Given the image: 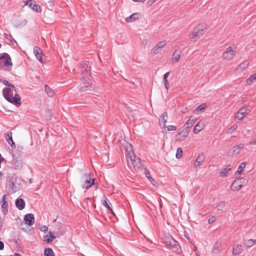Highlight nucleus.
<instances>
[{
	"instance_id": "60",
	"label": "nucleus",
	"mask_w": 256,
	"mask_h": 256,
	"mask_svg": "<svg viewBox=\"0 0 256 256\" xmlns=\"http://www.w3.org/2000/svg\"><path fill=\"white\" fill-rule=\"evenodd\" d=\"M30 182H32V179L30 180Z\"/></svg>"
},
{
	"instance_id": "56",
	"label": "nucleus",
	"mask_w": 256,
	"mask_h": 256,
	"mask_svg": "<svg viewBox=\"0 0 256 256\" xmlns=\"http://www.w3.org/2000/svg\"><path fill=\"white\" fill-rule=\"evenodd\" d=\"M256 144V140H252L250 142L249 144L253 145Z\"/></svg>"
},
{
	"instance_id": "47",
	"label": "nucleus",
	"mask_w": 256,
	"mask_h": 256,
	"mask_svg": "<svg viewBox=\"0 0 256 256\" xmlns=\"http://www.w3.org/2000/svg\"><path fill=\"white\" fill-rule=\"evenodd\" d=\"M4 38L8 41H10V39L12 38V36L11 35H10L8 34H6V33H4Z\"/></svg>"
},
{
	"instance_id": "53",
	"label": "nucleus",
	"mask_w": 256,
	"mask_h": 256,
	"mask_svg": "<svg viewBox=\"0 0 256 256\" xmlns=\"http://www.w3.org/2000/svg\"><path fill=\"white\" fill-rule=\"evenodd\" d=\"M186 110H187V108H183L181 110V112L184 114H185L186 112Z\"/></svg>"
},
{
	"instance_id": "30",
	"label": "nucleus",
	"mask_w": 256,
	"mask_h": 256,
	"mask_svg": "<svg viewBox=\"0 0 256 256\" xmlns=\"http://www.w3.org/2000/svg\"><path fill=\"white\" fill-rule=\"evenodd\" d=\"M196 120V119L194 118L190 117L186 123V125L187 126L186 128L188 129L189 128L192 127L194 124Z\"/></svg>"
},
{
	"instance_id": "32",
	"label": "nucleus",
	"mask_w": 256,
	"mask_h": 256,
	"mask_svg": "<svg viewBox=\"0 0 256 256\" xmlns=\"http://www.w3.org/2000/svg\"><path fill=\"white\" fill-rule=\"evenodd\" d=\"M206 108V105L205 104H202L198 106L194 110V112L196 114H198L200 111H202L204 110Z\"/></svg>"
},
{
	"instance_id": "51",
	"label": "nucleus",
	"mask_w": 256,
	"mask_h": 256,
	"mask_svg": "<svg viewBox=\"0 0 256 256\" xmlns=\"http://www.w3.org/2000/svg\"><path fill=\"white\" fill-rule=\"evenodd\" d=\"M9 42L11 43L12 45H14V44H17L16 40L12 38L10 39Z\"/></svg>"
},
{
	"instance_id": "63",
	"label": "nucleus",
	"mask_w": 256,
	"mask_h": 256,
	"mask_svg": "<svg viewBox=\"0 0 256 256\" xmlns=\"http://www.w3.org/2000/svg\"><path fill=\"white\" fill-rule=\"evenodd\" d=\"M120 256H124L123 254H120Z\"/></svg>"
},
{
	"instance_id": "50",
	"label": "nucleus",
	"mask_w": 256,
	"mask_h": 256,
	"mask_svg": "<svg viewBox=\"0 0 256 256\" xmlns=\"http://www.w3.org/2000/svg\"><path fill=\"white\" fill-rule=\"evenodd\" d=\"M196 28H200V32H202L204 29H205V26L204 25H200Z\"/></svg>"
},
{
	"instance_id": "12",
	"label": "nucleus",
	"mask_w": 256,
	"mask_h": 256,
	"mask_svg": "<svg viewBox=\"0 0 256 256\" xmlns=\"http://www.w3.org/2000/svg\"><path fill=\"white\" fill-rule=\"evenodd\" d=\"M248 108L246 106H244L240 108L239 110L237 112L236 118L238 120H241L247 114Z\"/></svg>"
},
{
	"instance_id": "13",
	"label": "nucleus",
	"mask_w": 256,
	"mask_h": 256,
	"mask_svg": "<svg viewBox=\"0 0 256 256\" xmlns=\"http://www.w3.org/2000/svg\"><path fill=\"white\" fill-rule=\"evenodd\" d=\"M166 42L165 40L160 41L159 42H158L152 50L153 54H158L160 52L161 49L166 46Z\"/></svg>"
},
{
	"instance_id": "31",
	"label": "nucleus",
	"mask_w": 256,
	"mask_h": 256,
	"mask_svg": "<svg viewBox=\"0 0 256 256\" xmlns=\"http://www.w3.org/2000/svg\"><path fill=\"white\" fill-rule=\"evenodd\" d=\"M45 90L46 94L49 97H53V96H54L53 90L47 84L45 85Z\"/></svg>"
},
{
	"instance_id": "18",
	"label": "nucleus",
	"mask_w": 256,
	"mask_h": 256,
	"mask_svg": "<svg viewBox=\"0 0 256 256\" xmlns=\"http://www.w3.org/2000/svg\"><path fill=\"white\" fill-rule=\"evenodd\" d=\"M205 159V156L204 153L202 152L198 154L197 157L194 163V166L195 167H198L200 166L204 161Z\"/></svg>"
},
{
	"instance_id": "2",
	"label": "nucleus",
	"mask_w": 256,
	"mask_h": 256,
	"mask_svg": "<svg viewBox=\"0 0 256 256\" xmlns=\"http://www.w3.org/2000/svg\"><path fill=\"white\" fill-rule=\"evenodd\" d=\"M130 150L128 152V165L129 168H134V170L140 168L142 164L139 158L137 157L132 150V145L130 144Z\"/></svg>"
},
{
	"instance_id": "49",
	"label": "nucleus",
	"mask_w": 256,
	"mask_h": 256,
	"mask_svg": "<svg viewBox=\"0 0 256 256\" xmlns=\"http://www.w3.org/2000/svg\"><path fill=\"white\" fill-rule=\"evenodd\" d=\"M48 228L46 226H42L40 228V230L44 232H46L48 231Z\"/></svg>"
},
{
	"instance_id": "23",
	"label": "nucleus",
	"mask_w": 256,
	"mask_h": 256,
	"mask_svg": "<svg viewBox=\"0 0 256 256\" xmlns=\"http://www.w3.org/2000/svg\"><path fill=\"white\" fill-rule=\"evenodd\" d=\"M0 204H1V206H2V210H3L4 211L5 210H8V204L7 202L6 201V194H4L2 196V199L0 201Z\"/></svg>"
},
{
	"instance_id": "6",
	"label": "nucleus",
	"mask_w": 256,
	"mask_h": 256,
	"mask_svg": "<svg viewBox=\"0 0 256 256\" xmlns=\"http://www.w3.org/2000/svg\"><path fill=\"white\" fill-rule=\"evenodd\" d=\"M12 65L10 56L6 52L0 54V66L9 67Z\"/></svg>"
},
{
	"instance_id": "26",
	"label": "nucleus",
	"mask_w": 256,
	"mask_h": 256,
	"mask_svg": "<svg viewBox=\"0 0 256 256\" xmlns=\"http://www.w3.org/2000/svg\"><path fill=\"white\" fill-rule=\"evenodd\" d=\"M103 201L102 204L108 210H112V208L110 206V202L109 200L107 198L104 194L103 195Z\"/></svg>"
},
{
	"instance_id": "55",
	"label": "nucleus",
	"mask_w": 256,
	"mask_h": 256,
	"mask_svg": "<svg viewBox=\"0 0 256 256\" xmlns=\"http://www.w3.org/2000/svg\"><path fill=\"white\" fill-rule=\"evenodd\" d=\"M10 256H22L19 253L15 252L14 255H11Z\"/></svg>"
},
{
	"instance_id": "20",
	"label": "nucleus",
	"mask_w": 256,
	"mask_h": 256,
	"mask_svg": "<svg viewBox=\"0 0 256 256\" xmlns=\"http://www.w3.org/2000/svg\"><path fill=\"white\" fill-rule=\"evenodd\" d=\"M26 4L28 5L32 10L36 12H38V8H40V6L38 4L34 3L32 0L28 1Z\"/></svg>"
},
{
	"instance_id": "3",
	"label": "nucleus",
	"mask_w": 256,
	"mask_h": 256,
	"mask_svg": "<svg viewBox=\"0 0 256 256\" xmlns=\"http://www.w3.org/2000/svg\"><path fill=\"white\" fill-rule=\"evenodd\" d=\"M90 63L88 61L84 62L82 64V83L84 84L85 87L83 88L84 91L90 90V80H88L87 78V76L86 75V73H88V71L90 70Z\"/></svg>"
},
{
	"instance_id": "11",
	"label": "nucleus",
	"mask_w": 256,
	"mask_h": 256,
	"mask_svg": "<svg viewBox=\"0 0 256 256\" xmlns=\"http://www.w3.org/2000/svg\"><path fill=\"white\" fill-rule=\"evenodd\" d=\"M24 220L26 224L29 226L33 225L34 223V216L32 214H27L24 216Z\"/></svg>"
},
{
	"instance_id": "46",
	"label": "nucleus",
	"mask_w": 256,
	"mask_h": 256,
	"mask_svg": "<svg viewBox=\"0 0 256 256\" xmlns=\"http://www.w3.org/2000/svg\"><path fill=\"white\" fill-rule=\"evenodd\" d=\"M236 128H237V126H236V125L232 126H231L230 128L229 131H230V132H234V131L236 130Z\"/></svg>"
},
{
	"instance_id": "57",
	"label": "nucleus",
	"mask_w": 256,
	"mask_h": 256,
	"mask_svg": "<svg viewBox=\"0 0 256 256\" xmlns=\"http://www.w3.org/2000/svg\"><path fill=\"white\" fill-rule=\"evenodd\" d=\"M89 198H86L85 199L84 201L88 202V201L89 200Z\"/></svg>"
},
{
	"instance_id": "7",
	"label": "nucleus",
	"mask_w": 256,
	"mask_h": 256,
	"mask_svg": "<svg viewBox=\"0 0 256 256\" xmlns=\"http://www.w3.org/2000/svg\"><path fill=\"white\" fill-rule=\"evenodd\" d=\"M236 54V52L232 48L231 46H228L223 52L222 56L226 60H232L234 55Z\"/></svg>"
},
{
	"instance_id": "19",
	"label": "nucleus",
	"mask_w": 256,
	"mask_h": 256,
	"mask_svg": "<svg viewBox=\"0 0 256 256\" xmlns=\"http://www.w3.org/2000/svg\"><path fill=\"white\" fill-rule=\"evenodd\" d=\"M95 178L92 179L89 176H88L86 179L84 181V188L86 189L89 188L90 186L94 184Z\"/></svg>"
},
{
	"instance_id": "14",
	"label": "nucleus",
	"mask_w": 256,
	"mask_h": 256,
	"mask_svg": "<svg viewBox=\"0 0 256 256\" xmlns=\"http://www.w3.org/2000/svg\"><path fill=\"white\" fill-rule=\"evenodd\" d=\"M244 146L242 144H240L238 146H234L232 149L229 150L228 154L232 155L238 154L240 152V150L242 149Z\"/></svg>"
},
{
	"instance_id": "22",
	"label": "nucleus",
	"mask_w": 256,
	"mask_h": 256,
	"mask_svg": "<svg viewBox=\"0 0 256 256\" xmlns=\"http://www.w3.org/2000/svg\"><path fill=\"white\" fill-rule=\"evenodd\" d=\"M181 55V52L175 50L172 54V60L173 62H177L180 60Z\"/></svg>"
},
{
	"instance_id": "64",
	"label": "nucleus",
	"mask_w": 256,
	"mask_h": 256,
	"mask_svg": "<svg viewBox=\"0 0 256 256\" xmlns=\"http://www.w3.org/2000/svg\"><path fill=\"white\" fill-rule=\"evenodd\" d=\"M2 175V173L1 172H0V176Z\"/></svg>"
},
{
	"instance_id": "27",
	"label": "nucleus",
	"mask_w": 256,
	"mask_h": 256,
	"mask_svg": "<svg viewBox=\"0 0 256 256\" xmlns=\"http://www.w3.org/2000/svg\"><path fill=\"white\" fill-rule=\"evenodd\" d=\"M138 13H134L126 18V20L128 22H132L138 18Z\"/></svg>"
},
{
	"instance_id": "5",
	"label": "nucleus",
	"mask_w": 256,
	"mask_h": 256,
	"mask_svg": "<svg viewBox=\"0 0 256 256\" xmlns=\"http://www.w3.org/2000/svg\"><path fill=\"white\" fill-rule=\"evenodd\" d=\"M16 180L10 176L7 178L6 184V190L10 194H12L17 191V188L16 186Z\"/></svg>"
},
{
	"instance_id": "48",
	"label": "nucleus",
	"mask_w": 256,
	"mask_h": 256,
	"mask_svg": "<svg viewBox=\"0 0 256 256\" xmlns=\"http://www.w3.org/2000/svg\"><path fill=\"white\" fill-rule=\"evenodd\" d=\"M215 220V217L212 216L211 218H209L208 222L209 224H212Z\"/></svg>"
},
{
	"instance_id": "54",
	"label": "nucleus",
	"mask_w": 256,
	"mask_h": 256,
	"mask_svg": "<svg viewBox=\"0 0 256 256\" xmlns=\"http://www.w3.org/2000/svg\"><path fill=\"white\" fill-rule=\"evenodd\" d=\"M169 74H170V72H166V73L164 74V77H163V78H168V76Z\"/></svg>"
},
{
	"instance_id": "15",
	"label": "nucleus",
	"mask_w": 256,
	"mask_h": 256,
	"mask_svg": "<svg viewBox=\"0 0 256 256\" xmlns=\"http://www.w3.org/2000/svg\"><path fill=\"white\" fill-rule=\"evenodd\" d=\"M5 138L8 143L13 148H16V146L12 140V132H8L5 134Z\"/></svg>"
},
{
	"instance_id": "39",
	"label": "nucleus",
	"mask_w": 256,
	"mask_h": 256,
	"mask_svg": "<svg viewBox=\"0 0 256 256\" xmlns=\"http://www.w3.org/2000/svg\"><path fill=\"white\" fill-rule=\"evenodd\" d=\"M183 154L182 150L180 148H177L176 156L177 158H181Z\"/></svg>"
},
{
	"instance_id": "62",
	"label": "nucleus",
	"mask_w": 256,
	"mask_h": 256,
	"mask_svg": "<svg viewBox=\"0 0 256 256\" xmlns=\"http://www.w3.org/2000/svg\"><path fill=\"white\" fill-rule=\"evenodd\" d=\"M74 68H73V69H72V72H74Z\"/></svg>"
},
{
	"instance_id": "59",
	"label": "nucleus",
	"mask_w": 256,
	"mask_h": 256,
	"mask_svg": "<svg viewBox=\"0 0 256 256\" xmlns=\"http://www.w3.org/2000/svg\"><path fill=\"white\" fill-rule=\"evenodd\" d=\"M146 0H140V2H143L145 1Z\"/></svg>"
},
{
	"instance_id": "45",
	"label": "nucleus",
	"mask_w": 256,
	"mask_h": 256,
	"mask_svg": "<svg viewBox=\"0 0 256 256\" xmlns=\"http://www.w3.org/2000/svg\"><path fill=\"white\" fill-rule=\"evenodd\" d=\"M248 64V63L247 62H245L243 63H241L240 64V67L242 68H245Z\"/></svg>"
},
{
	"instance_id": "28",
	"label": "nucleus",
	"mask_w": 256,
	"mask_h": 256,
	"mask_svg": "<svg viewBox=\"0 0 256 256\" xmlns=\"http://www.w3.org/2000/svg\"><path fill=\"white\" fill-rule=\"evenodd\" d=\"M168 119V114L166 112H164L162 116L160 121L163 123V128H166V123Z\"/></svg>"
},
{
	"instance_id": "1",
	"label": "nucleus",
	"mask_w": 256,
	"mask_h": 256,
	"mask_svg": "<svg viewBox=\"0 0 256 256\" xmlns=\"http://www.w3.org/2000/svg\"><path fill=\"white\" fill-rule=\"evenodd\" d=\"M18 89L14 86V88H4L2 90V94L4 98L8 102L16 106L21 104V98L16 93Z\"/></svg>"
},
{
	"instance_id": "8",
	"label": "nucleus",
	"mask_w": 256,
	"mask_h": 256,
	"mask_svg": "<svg viewBox=\"0 0 256 256\" xmlns=\"http://www.w3.org/2000/svg\"><path fill=\"white\" fill-rule=\"evenodd\" d=\"M12 162L13 168L15 170H20L23 166L22 160L20 158L15 157L12 156Z\"/></svg>"
},
{
	"instance_id": "9",
	"label": "nucleus",
	"mask_w": 256,
	"mask_h": 256,
	"mask_svg": "<svg viewBox=\"0 0 256 256\" xmlns=\"http://www.w3.org/2000/svg\"><path fill=\"white\" fill-rule=\"evenodd\" d=\"M244 181L245 180L242 178H238L237 180H234L232 184V190L234 191L239 190L242 187Z\"/></svg>"
},
{
	"instance_id": "16",
	"label": "nucleus",
	"mask_w": 256,
	"mask_h": 256,
	"mask_svg": "<svg viewBox=\"0 0 256 256\" xmlns=\"http://www.w3.org/2000/svg\"><path fill=\"white\" fill-rule=\"evenodd\" d=\"M15 204L19 210H22L24 208L26 203L24 199L18 198L16 200Z\"/></svg>"
},
{
	"instance_id": "36",
	"label": "nucleus",
	"mask_w": 256,
	"mask_h": 256,
	"mask_svg": "<svg viewBox=\"0 0 256 256\" xmlns=\"http://www.w3.org/2000/svg\"><path fill=\"white\" fill-rule=\"evenodd\" d=\"M203 129L202 126L200 125L199 122L198 123L194 128V132L196 134H198Z\"/></svg>"
},
{
	"instance_id": "61",
	"label": "nucleus",
	"mask_w": 256,
	"mask_h": 256,
	"mask_svg": "<svg viewBox=\"0 0 256 256\" xmlns=\"http://www.w3.org/2000/svg\"><path fill=\"white\" fill-rule=\"evenodd\" d=\"M2 158V156L1 154H0V158Z\"/></svg>"
},
{
	"instance_id": "40",
	"label": "nucleus",
	"mask_w": 256,
	"mask_h": 256,
	"mask_svg": "<svg viewBox=\"0 0 256 256\" xmlns=\"http://www.w3.org/2000/svg\"><path fill=\"white\" fill-rule=\"evenodd\" d=\"M200 28H196L192 34V39H194V38L197 37L198 36L200 32Z\"/></svg>"
},
{
	"instance_id": "24",
	"label": "nucleus",
	"mask_w": 256,
	"mask_h": 256,
	"mask_svg": "<svg viewBox=\"0 0 256 256\" xmlns=\"http://www.w3.org/2000/svg\"><path fill=\"white\" fill-rule=\"evenodd\" d=\"M232 169L230 165H227L220 172L221 176H227L228 172Z\"/></svg>"
},
{
	"instance_id": "21",
	"label": "nucleus",
	"mask_w": 256,
	"mask_h": 256,
	"mask_svg": "<svg viewBox=\"0 0 256 256\" xmlns=\"http://www.w3.org/2000/svg\"><path fill=\"white\" fill-rule=\"evenodd\" d=\"M242 250L241 245L236 244L233 247L232 254L234 255H238L242 253Z\"/></svg>"
},
{
	"instance_id": "25",
	"label": "nucleus",
	"mask_w": 256,
	"mask_h": 256,
	"mask_svg": "<svg viewBox=\"0 0 256 256\" xmlns=\"http://www.w3.org/2000/svg\"><path fill=\"white\" fill-rule=\"evenodd\" d=\"M56 238V237L53 235V234L50 232L48 234H46L44 237V240L47 243H50L52 242V240Z\"/></svg>"
},
{
	"instance_id": "44",
	"label": "nucleus",
	"mask_w": 256,
	"mask_h": 256,
	"mask_svg": "<svg viewBox=\"0 0 256 256\" xmlns=\"http://www.w3.org/2000/svg\"><path fill=\"white\" fill-rule=\"evenodd\" d=\"M163 83L164 85L165 88L166 89V90H168V81L167 80V78H163Z\"/></svg>"
},
{
	"instance_id": "41",
	"label": "nucleus",
	"mask_w": 256,
	"mask_h": 256,
	"mask_svg": "<svg viewBox=\"0 0 256 256\" xmlns=\"http://www.w3.org/2000/svg\"><path fill=\"white\" fill-rule=\"evenodd\" d=\"M225 206V202H221L218 203L217 205V208L218 210H222Z\"/></svg>"
},
{
	"instance_id": "33",
	"label": "nucleus",
	"mask_w": 256,
	"mask_h": 256,
	"mask_svg": "<svg viewBox=\"0 0 256 256\" xmlns=\"http://www.w3.org/2000/svg\"><path fill=\"white\" fill-rule=\"evenodd\" d=\"M144 174L146 176V177L150 180V181L154 185V184L152 183L153 182H155L154 180V178H152L151 176H150V172L146 168H144Z\"/></svg>"
},
{
	"instance_id": "42",
	"label": "nucleus",
	"mask_w": 256,
	"mask_h": 256,
	"mask_svg": "<svg viewBox=\"0 0 256 256\" xmlns=\"http://www.w3.org/2000/svg\"><path fill=\"white\" fill-rule=\"evenodd\" d=\"M2 83L5 85L6 86H7V88L11 87V88H14V85L11 84L10 82H8V80H2Z\"/></svg>"
},
{
	"instance_id": "52",
	"label": "nucleus",
	"mask_w": 256,
	"mask_h": 256,
	"mask_svg": "<svg viewBox=\"0 0 256 256\" xmlns=\"http://www.w3.org/2000/svg\"><path fill=\"white\" fill-rule=\"evenodd\" d=\"M4 248V242L0 240V250H3Z\"/></svg>"
},
{
	"instance_id": "29",
	"label": "nucleus",
	"mask_w": 256,
	"mask_h": 256,
	"mask_svg": "<svg viewBox=\"0 0 256 256\" xmlns=\"http://www.w3.org/2000/svg\"><path fill=\"white\" fill-rule=\"evenodd\" d=\"M44 256H54L53 250L50 248H48L44 250Z\"/></svg>"
},
{
	"instance_id": "17",
	"label": "nucleus",
	"mask_w": 256,
	"mask_h": 256,
	"mask_svg": "<svg viewBox=\"0 0 256 256\" xmlns=\"http://www.w3.org/2000/svg\"><path fill=\"white\" fill-rule=\"evenodd\" d=\"M34 53L36 56V58L40 61V62H42V50L38 47V46H35L34 48Z\"/></svg>"
},
{
	"instance_id": "38",
	"label": "nucleus",
	"mask_w": 256,
	"mask_h": 256,
	"mask_svg": "<svg viewBox=\"0 0 256 256\" xmlns=\"http://www.w3.org/2000/svg\"><path fill=\"white\" fill-rule=\"evenodd\" d=\"M246 166V164L244 162H242L238 166V170L237 171V172L238 174H240L244 169V167Z\"/></svg>"
},
{
	"instance_id": "34",
	"label": "nucleus",
	"mask_w": 256,
	"mask_h": 256,
	"mask_svg": "<svg viewBox=\"0 0 256 256\" xmlns=\"http://www.w3.org/2000/svg\"><path fill=\"white\" fill-rule=\"evenodd\" d=\"M255 80H256V72L251 75L246 80V83L248 84H251Z\"/></svg>"
},
{
	"instance_id": "10",
	"label": "nucleus",
	"mask_w": 256,
	"mask_h": 256,
	"mask_svg": "<svg viewBox=\"0 0 256 256\" xmlns=\"http://www.w3.org/2000/svg\"><path fill=\"white\" fill-rule=\"evenodd\" d=\"M189 134V130L186 128L182 130L180 132H178L176 135V140L178 141L184 140L188 136Z\"/></svg>"
},
{
	"instance_id": "43",
	"label": "nucleus",
	"mask_w": 256,
	"mask_h": 256,
	"mask_svg": "<svg viewBox=\"0 0 256 256\" xmlns=\"http://www.w3.org/2000/svg\"><path fill=\"white\" fill-rule=\"evenodd\" d=\"M176 130V126L173 125H169L167 126L168 131H174Z\"/></svg>"
},
{
	"instance_id": "37",
	"label": "nucleus",
	"mask_w": 256,
	"mask_h": 256,
	"mask_svg": "<svg viewBox=\"0 0 256 256\" xmlns=\"http://www.w3.org/2000/svg\"><path fill=\"white\" fill-rule=\"evenodd\" d=\"M256 242V240H254L253 239H249L245 241L244 244L248 247H251L255 244Z\"/></svg>"
},
{
	"instance_id": "4",
	"label": "nucleus",
	"mask_w": 256,
	"mask_h": 256,
	"mask_svg": "<svg viewBox=\"0 0 256 256\" xmlns=\"http://www.w3.org/2000/svg\"><path fill=\"white\" fill-rule=\"evenodd\" d=\"M164 243L170 250L174 252H178L180 248L178 242L170 236H166L164 238Z\"/></svg>"
},
{
	"instance_id": "58",
	"label": "nucleus",
	"mask_w": 256,
	"mask_h": 256,
	"mask_svg": "<svg viewBox=\"0 0 256 256\" xmlns=\"http://www.w3.org/2000/svg\"><path fill=\"white\" fill-rule=\"evenodd\" d=\"M133 2H138L140 1V0H132Z\"/></svg>"
},
{
	"instance_id": "35",
	"label": "nucleus",
	"mask_w": 256,
	"mask_h": 256,
	"mask_svg": "<svg viewBox=\"0 0 256 256\" xmlns=\"http://www.w3.org/2000/svg\"><path fill=\"white\" fill-rule=\"evenodd\" d=\"M221 246V244L219 242H216L214 244V248L213 252L215 254H218L220 251V248Z\"/></svg>"
}]
</instances>
